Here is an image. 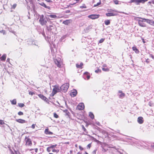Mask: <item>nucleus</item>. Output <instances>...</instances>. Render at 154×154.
<instances>
[{"mask_svg":"<svg viewBox=\"0 0 154 154\" xmlns=\"http://www.w3.org/2000/svg\"><path fill=\"white\" fill-rule=\"evenodd\" d=\"M38 96L42 100L47 102L48 101V99L45 96L42 94H38Z\"/></svg>","mask_w":154,"mask_h":154,"instance_id":"obj_10","label":"nucleus"},{"mask_svg":"<svg viewBox=\"0 0 154 154\" xmlns=\"http://www.w3.org/2000/svg\"><path fill=\"white\" fill-rule=\"evenodd\" d=\"M104 40V38H101L99 41V42L100 43H102V42H103Z\"/></svg>","mask_w":154,"mask_h":154,"instance_id":"obj_43","label":"nucleus"},{"mask_svg":"<svg viewBox=\"0 0 154 154\" xmlns=\"http://www.w3.org/2000/svg\"><path fill=\"white\" fill-rule=\"evenodd\" d=\"M119 93H120V94L119 95V97L122 98L124 97L125 96V93H123L122 91H119Z\"/></svg>","mask_w":154,"mask_h":154,"instance_id":"obj_21","label":"nucleus"},{"mask_svg":"<svg viewBox=\"0 0 154 154\" xmlns=\"http://www.w3.org/2000/svg\"><path fill=\"white\" fill-rule=\"evenodd\" d=\"M18 106L20 107H23L25 106L24 104L23 103H18Z\"/></svg>","mask_w":154,"mask_h":154,"instance_id":"obj_33","label":"nucleus"},{"mask_svg":"<svg viewBox=\"0 0 154 154\" xmlns=\"http://www.w3.org/2000/svg\"><path fill=\"white\" fill-rule=\"evenodd\" d=\"M54 61L55 64L59 68H61V67L62 62L60 58L54 59Z\"/></svg>","mask_w":154,"mask_h":154,"instance_id":"obj_6","label":"nucleus"},{"mask_svg":"<svg viewBox=\"0 0 154 154\" xmlns=\"http://www.w3.org/2000/svg\"><path fill=\"white\" fill-rule=\"evenodd\" d=\"M33 149H30V151H31L33 150Z\"/></svg>","mask_w":154,"mask_h":154,"instance_id":"obj_59","label":"nucleus"},{"mask_svg":"<svg viewBox=\"0 0 154 154\" xmlns=\"http://www.w3.org/2000/svg\"><path fill=\"white\" fill-rule=\"evenodd\" d=\"M91 146V143H90L87 146V148L89 149H90Z\"/></svg>","mask_w":154,"mask_h":154,"instance_id":"obj_39","label":"nucleus"},{"mask_svg":"<svg viewBox=\"0 0 154 154\" xmlns=\"http://www.w3.org/2000/svg\"><path fill=\"white\" fill-rule=\"evenodd\" d=\"M60 89L59 87L57 85H55L54 88L53 89L52 92L50 96L51 97L54 96L57 92H60Z\"/></svg>","mask_w":154,"mask_h":154,"instance_id":"obj_2","label":"nucleus"},{"mask_svg":"<svg viewBox=\"0 0 154 154\" xmlns=\"http://www.w3.org/2000/svg\"><path fill=\"white\" fill-rule=\"evenodd\" d=\"M102 69L103 71H105V72H108L109 70V69L108 68H102Z\"/></svg>","mask_w":154,"mask_h":154,"instance_id":"obj_31","label":"nucleus"},{"mask_svg":"<svg viewBox=\"0 0 154 154\" xmlns=\"http://www.w3.org/2000/svg\"><path fill=\"white\" fill-rule=\"evenodd\" d=\"M54 117L56 118H59V116L55 112L54 113Z\"/></svg>","mask_w":154,"mask_h":154,"instance_id":"obj_37","label":"nucleus"},{"mask_svg":"<svg viewBox=\"0 0 154 154\" xmlns=\"http://www.w3.org/2000/svg\"><path fill=\"white\" fill-rule=\"evenodd\" d=\"M29 95H32L33 94H35L34 92L30 91L29 92Z\"/></svg>","mask_w":154,"mask_h":154,"instance_id":"obj_46","label":"nucleus"},{"mask_svg":"<svg viewBox=\"0 0 154 154\" xmlns=\"http://www.w3.org/2000/svg\"><path fill=\"white\" fill-rule=\"evenodd\" d=\"M44 132L46 134L52 135L53 134V132L49 131L48 128H46Z\"/></svg>","mask_w":154,"mask_h":154,"instance_id":"obj_15","label":"nucleus"},{"mask_svg":"<svg viewBox=\"0 0 154 154\" xmlns=\"http://www.w3.org/2000/svg\"><path fill=\"white\" fill-rule=\"evenodd\" d=\"M148 0H139L140 3H142L143 4H144L145 2H146Z\"/></svg>","mask_w":154,"mask_h":154,"instance_id":"obj_35","label":"nucleus"},{"mask_svg":"<svg viewBox=\"0 0 154 154\" xmlns=\"http://www.w3.org/2000/svg\"><path fill=\"white\" fill-rule=\"evenodd\" d=\"M110 12L106 13V15L107 17L114 16L118 15L117 11L116 10H110L109 11Z\"/></svg>","mask_w":154,"mask_h":154,"instance_id":"obj_3","label":"nucleus"},{"mask_svg":"<svg viewBox=\"0 0 154 154\" xmlns=\"http://www.w3.org/2000/svg\"><path fill=\"white\" fill-rule=\"evenodd\" d=\"M82 129H83V131L86 133L85 134H88V132L87 131L86 129L85 128L84 126L83 125H81Z\"/></svg>","mask_w":154,"mask_h":154,"instance_id":"obj_27","label":"nucleus"},{"mask_svg":"<svg viewBox=\"0 0 154 154\" xmlns=\"http://www.w3.org/2000/svg\"><path fill=\"white\" fill-rule=\"evenodd\" d=\"M69 20H66L63 22V23L65 25H67L70 23Z\"/></svg>","mask_w":154,"mask_h":154,"instance_id":"obj_28","label":"nucleus"},{"mask_svg":"<svg viewBox=\"0 0 154 154\" xmlns=\"http://www.w3.org/2000/svg\"><path fill=\"white\" fill-rule=\"evenodd\" d=\"M101 4V2L100 0H99V2H98L96 4H94V7H97V6L99 5H100Z\"/></svg>","mask_w":154,"mask_h":154,"instance_id":"obj_32","label":"nucleus"},{"mask_svg":"<svg viewBox=\"0 0 154 154\" xmlns=\"http://www.w3.org/2000/svg\"><path fill=\"white\" fill-rule=\"evenodd\" d=\"M80 8H86V6L84 5L83 6H81L80 7Z\"/></svg>","mask_w":154,"mask_h":154,"instance_id":"obj_51","label":"nucleus"},{"mask_svg":"<svg viewBox=\"0 0 154 154\" xmlns=\"http://www.w3.org/2000/svg\"><path fill=\"white\" fill-rule=\"evenodd\" d=\"M132 49L133 51H134L136 53L138 54L139 53V50L135 46L133 47Z\"/></svg>","mask_w":154,"mask_h":154,"instance_id":"obj_18","label":"nucleus"},{"mask_svg":"<svg viewBox=\"0 0 154 154\" xmlns=\"http://www.w3.org/2000/svg\"><path fill=\"white\" fill-rule=\"evenodd\" d=\"M40 5L44 7V8H47L48 10L51 9V7L49 6H47L45 4L44 2H42L40 4Z\"/></svg>","mask_w":154,"mask_h":154,"instance_id":"obj_16","label":"nucleus"},{"mask_svg":"<svg viewBox=\"0 0 154 154\" xmlns=\"http://www.w3.org/2000/svg\"><path fill=\"white\" fill-rule=\"evenodd\" d=\"M17 6V5L16 4H14L12 5L11 8L12 9H14L16 8Z\"/></svg>","mask_w":154,"mask_h":154,"instance_id":"obj_38","label":"nucleus"},{"mask_svg":"<svg viewBox=\"0 0 154 154\" xmlns=\"http://www.w3.org/2000/svg\"><path fill=\"white\" fill-rule=\"evenodd\" d=\"M59 150H57L55 149H53L52 150V151L53 152H59Z\"/></svg>","mask_w":154,"mask_h":154,"instance_id":"obj_45","label":"nucleus"},{"mask_svg":"<svg viewBox=\"0 0 154 154\" xmlns=\"http://www.w3.org/2000/svg\"><path fill=\"white\" fill-rule=\"evenodd\" d=\"M49 17L51 18H56L57 17V16L55 14L50 15L49 16Z\"/></svg>","mask_w":154,"mask_h":154,"instance_id":"obj_34","label":"nucleus"},{"mask_svg":"<svg viewBox=\"0 0 154 154\" xmlns=\"http://www.w3.org/2000/svg\"><path fill=\"white\" fill-rule=\"evenodd\" d=\"M152 147L154 148V143H153L151 145Z\"/></svg>","mask_w":154,"mask_h":154,"instance_id":"obj_55","label":"nucleus"},{"mask_svg":"<svg viewBox=\"0 0 154 154\" xmlns=\"http://www.w3.org/2000/svg\"><path fill=\"white\" fill-rule=\"evenodd\" d=\"M105 24L106 25H109L110 24V20H107L105 21H104Z\"/></svg>","mask_w":154,"mask_h":154,"instance_id":"obj_29","label":"nucleus"},{"mask_svg":"<svg viewBox=\"0 0 154 154\" xmlns=\"http://www.w3.org/2000/svg\"><path fill=\"white\" fill-rule=\"evenodd\" d=\"M95 72L96 73H97L99 72H101V70L100 69H98L97 70H96L95 71Z\"/></svg>","mask_w":154,"mask_h":154,"instance_id":"obj_44","label":"nucleus"},{"mask_svg":"<svg viewBox=\"0 0 154 154\" xmlns=\"http://www.w3.org/2000/svg\"><path fill=\"white\" fill-rule=\"evenodd\" d=\"M1 32L4 35L6 34V32L5 30H2L1 31Z\"/></svg>","mask_w":154,"mask_h":154,"instance_id":"obj_49","label":"nucleus"},{"mask_svg":"<svg viewBox=\"0 0 154 154\" xmlns=\"http://www.w3.org/2000/svg\"><path fill=\"white\" fill-rule=\"evenodd\" d=\"M16 121L17 122L22 124L26 122V121L25 120L21 119H16Z\"/></svg>","mask_w":154,"mask_h":154,"instance_id":"obj_17","label":"nucleus"},{"mask_svg":"<svg viewBox=\"0 0 154 154\" xmlns=\"http://www.w3.org/2000/svg\"><path fill=\"white\" fill-rule=\"evenodd\" d=\"M77 93V91L76 90L74 91L71 93V95L72 97H74L76 96Z\"/></svg>","mask_w":154,"mask_h":154,"instance_id":"obj_24","label":"nucleus"},{"mask_svg":"<svg viewBox=\"0 0 154 154\" xmlns=\"http://www.w3.org/2000/svg\"><path fill=\"white\" fill-rule=\"evenodd\" d=\"M100 16L99 14H92L88 16V17L92 19L98 18Z\"/></svg>","mask_w":154,"mask_h":154,"instance_id":"obj_11","label":"nucleus"},{"mask_svg":"<svg viewBox=\"0 0 154 154\" xmlns=\"http://www.w3.org/2000/svg\"><path fill=\"white\" fill-rule=\"evenodd\" d=\"M69 86V84L68 83H65L63 85L60 87V88L61 91L65 92L68 90Z\"/></svg>","mask_w":154,"mask_h":154,"instance_id":"obj_5","label":"nucleus"},{"mask_svg":"<svg viewBox=\"0 0 154 154\" xmlns=\"http://www.w3.org/2000/svg\"><path fill=\"white\" fill-rule=\"evenodd\" d=\"M148 6H149L152 8H154V0H152L151 1L147 3Z\"/></svg>","mask_w":154,"mask_h":154,"instance_id":"obj_12","label":"nucleus"},{"mask_svg":"<svg viewBox=\"0 0 154 154\" xmlns=\"http://www.w3.org/2000/svg\"><path fill=\"white\" fill-rule=\"evenodd\" d=\"M79 148L81 151H82L84 149V148L81 146H79Z\"/></svg>","mask_w":154,"mask_h":154,"instance_id":"obj_47","label":"nucleus"},{"mask_svg":"<svg viewBox=\"0 0 154 154\" xmlns=\"http://www.w3.org/2000/svg\"><path fill=\"white\" fill-rule=\"evenodd\" d=\"M146 62L147 63H148L149 62V60L148 58L146 59Z\"/></svg>","mask_w":154,"mask_h":154,"instance_id":"obj_52","label":"nucleus"},{"mask_svg":"<svg viewBox=\"0 0 154 154\" xmlns=\"http://www.w3.org/2000/svg\"><path fill=\"white\" fill-rule=\"evenodd\" d=\"M96 150H94V152H95V153H96Z\"/></svg>","mask_w":154,"mask_h":154,"instance_id":"obj_63","label":"nucleus"},{"mask_svg":"<svg viewBox=\"0 0 154 154\" xmlns=\"http://www.w3.org/2000/svg\"><path fill=\"white\" fill-rule=\"evenodd\" d=\"M25 145L27 146H31L32 145L31 139L29 137H26L24 139Z\"/></svg>","mask_w":154,"mask_h":154,"instance_id":"obj_4","label":"nucleus"},{"mask_svg":"<svg viewBox=\"0 0 154 154\" xmlns=\"http://www.w3.org/2000/svg\"><path fill=\"white\" fill-rule=\"evenodd\" d=\"M85 153L86 154H88L87 152H85Z\"/></svg>","mask_w":154,"mask_h":154,"instance_id":"obj_64","label":"nucleus"},{"mask_svg":"<svg viewBox=\"0 0 154 154\" xmlns=\"http://www.w3.org/2000/svg\"><path fill=\"white\" fill-rule=\"evenodd\" d=\"M133 2L135 3L137 5H139L140 4V2L139 0H131L130 3H132Z\"/></svg>","mask_w":154,"mask_h":154,"instance_id":"obj_22","label":"nucleus"},{"mask_svg":"<svg viewBox=\"0 0 154 154\" xmlns=\"http://www.w3.org/2000/svg\"><path fill=\"white\" fill-rule=\"evenodd\" d=\"M57 146V144L54 145H51L50 146L47 148L46 150L48 152H50L51 151V149H54V148L56 147Z\"/></svg>","mask_w":154,"mask_h":154,"instance_id":"obj_8","label":"nucleus"},{"mask_svg":"<svg viewBox=\"0 0 154 154\" xmlns=\"http://www.w3.org/2000/svg\"><path fill=\"white\" fill-rule=\"evenodd\" d=\"M84 75H86V77L87 79H89L90 78V75L89 73L88 72H86L84 73Z\"/></svg>","mask_w":154,"mask_h":154,"instance_id":"obj_26","label":"nucleus"},{"mask_svg":"<svg viewBox=\"0 0 154 154\" xmlns=\"http://www.w3.org/2000/svg\"><path fill=\"white\" fill-rule=\"evenodd\" d=\"M113 2L116 5L119 4V1L118 0H114Z\"/></svg>","mask_w":154,"mask_h":154,"instance_id":"obj_36","label":"nucleus"},{"mask_svg":"<svg viewBox=\"0 0 154 154\" xmlns=\"http://www.w3.org/2000/svg\"><path fill=\"white\" fill-rule=\"evenodd\" d=\"M44 16L43 15H42L41 16L40 19L39 20V22L40 24L42 26H43L45 25H46L47 23V21L46 20H44Z\"/></svg>","mask_w":154,"mask_h":154,"instance_id":"obj_7","label":"nucleus"},{"mask_svg":"<svg viewBox=\"0 0 154 154\" xmlns=\"http://www.w3.org/2000/svg\"><path fill=\"white\" fill-rule=\"evenodd\" d=\"M143 118L142 117H139L137 118V122L140 124H142L143 122Z\"/></svg>","mask_w":154,"mask_h":154,"instance_id":"obj_13","label":"nucleus"},{"mask_svg":"<svg viewBox=\"0 0 154 154\" xmlns=\"http://www.w3.org/2000/svg\"><path fill=\"white\" fill-rule=\"evenodd\" d=\"M77 154H82V153L80 152H78Z\"/></svg>","mask_w":154,"mask_h":154,"instance_id":"obj_58","label":"nucleus"},{"mask_svg":"<svg viewBox=\"0 0 154 154\" xmlns=\"http://www.w3.org/2000/svg\"><path fill=\"white\" fill-rule=\"evenodd\" d=\"M36 125L35 124H33L32 126L31 127L33 129H34L35 128V126Z\"/></svg>","mask_w":154,"mask_h":154,"instance_id":"obj_48","label":"nucleus"},{"mask_svg":"<svg viewBox=\"0 0 154 154\" xmlns=\"http://www.w3.org/2000/svg\"><path fill=\"white\" fill-rule=\"evenodd\" d=\"M63 111L65 113V116L68 118H70V114L68 110L65 109L63 110Z\"/></svg>","mask_w":154,"mask_h":154,"instance_id":"obj_14","label":"nucleus"},{"mask_svg":"<svg viewBox=\"0 0 154 154\" xmlns=\"http://www.w3.org/2000/svg\"><path fill=\"white\" fill-rule=\"evenodd\" d=\"M134 20L137 21L138 24L141 27H146V25L145 22L147 23L148 21V19L143 18L141 17H134Z\"/></svg>","mask_w":154,"mask_h":154,"instance_id":"obj_1","label":"nucleus"},{"mask_svg":"<svg viewBox=\"0 0 154 154\" xmlns=\"http://www.w3.org/2000/svg\"><path fill=\"white\" fill-rule=\"evenodd\" d=\"M70 11L69 10H67L65 11L64 12L65 13H69L70 12Z\"/></svg>","mask_w":154,"mask_h":154,"instance_id":"obj_50","label":"nucleus"},{"mask_svg":"<svg viewBox=\"0 0 154 154\" xmlns=\"http://www.w3.org/2000/svg\"><path fill=\"white\" fill-rule=\"evenodd\" d=\"M89 116L92 119H94V116L93 113L90 112L89 114Z\"/></svg>","mask_w":154,"mask_h":154,"instance_id":"obj_25","label":"nucleus"},{"mask_svg":"<svg viewBox=\"0 0 154 154\" xmlns=\"http://www.w3.org/2000/svg\"><path fill=\"white\" fill-rule=\"evenodd\" d=\"M18 114L19 116H21V115H23V113L22 112H21V111L19 112L18 113Z\"/></svg>","mask_w":154,"mask_h":154,"instance_id":"obj_42","label":"nucleus"},{"mask_svg":"<svg viewBox=\"0 0 154 154\" xmlns=\"http://www.w3.org/2000/svg\"><path fill=\"white\" fill-rule=\"evenodd\" d=\"M45 1L48 2H52V1L51 0H45Z\"/></svg>","mask_w":154,"mask_h":154,"instance_id":"obj_53","label":"nucleus"},{"mask_svg":"<svg viewBox=\"0 0 154 154\" xmlns=\"http://www.w3.org/2000/svg\"><path fill=\"white\" fill-rule=\"evenodd\" d=\"M6 58V55L5 54H3L2 56L0 57V59L1 61H5Z\"/></svg>","mask_w":154,"mask_h":154,"instance_id":"obj_20","label":"nucleus"},{"mask_svg":"<svg viewBox=\"0 0 154 154\" xmlns=\"http://www.w3.org/2000/svg\"><path fill=\"white\" fill-rule=\"evenodd\" d=\"M5 122L4 121L2 120H0V125H2L3 124H5Z\"/></svg>","mask_w":154,"mask_h":154,"instance_id":"obj_41","label":"nucleus"},{"mask_svg":"<svg viewBox=\"0 0 154 154\" xmlns=\"http://www.w3.org/2000/svg\"><path fill=\"white\" fill-rule=\"evenodd\" d=\"M75 3H73V4H70V5H74V4H75Z\"/></svg>","mask_w":154,"mask_h":154,"instance_id":"obj_62","label":"nucleus"},{"mask_svg":"<svg viewBox=\"0 0 154 154\" xmlns=\"http://www.w3.org/2000/svg\"><path fill=\"white\" fill-rule=\"evenodd\" d=\"M53 26L52 25L49 26H47V28H48V30H51L52 29H51V27H53Z\"/></svg>","mask_w":154,"mask_h":154,"instance_id":"obj_40","label":"nucleus"},{"mask_svg":"<svg viewBox=\"0 0 154 154\" xmlns=\"http://www.w3.org/2000/svg\"><path fill=\"white\" fill-rule=\"evenodd\" d=\"M83 65V63H81L80 65L78 64H76V67L78 68L82 69V66Z\"/></svg>","mask_w":154,"mask_h":154,"instance_id":"obj_23","label":"nucleus"},{"mask_svg":"<svg viewBox=\"0 0 154 154\" xmlns=\"http://www.w3.org/2000/svg\"><path fill=\"white\" fill-rule=\"evenodd\" d=\"M147 23L151 25L154 26V21L153 20L148 19Z\"/></svg>","mask_w":154,"mask_h":154,"instance_id":"obj_19","label":"nucleus"},{"mask_svg":"<svg viewBox=\"0 0 154 154\" xmlns=\"http://www.w3.org/2000/svg\"><path fill=\"white\" fill-rule=\"evenodd\" d=\"M75 147H77V144H75Z\"/></svg>","mask_w":154,"mask_h":154,"instance_id":"obj_61","label":"nucleus"},{"mask_svg":"<svg viewBox=\"0 0 154 154\" xmlns=\"http://www.w3.org/2000/svg\"><path fill=\"white\" fill-rule=\"evenodd\" d=\"M11 101L12 104L16 105L17 103V101L16 99H14Z\"/></svg>","mask_w":154,"mask_h":154,"instance_id":"obj_30","label":"nucleus"},{"mask_svg":"<svg viewBox=\"0 0 154 154\" xmlns=\"http://www.w3.org/2000/svg\"><path fill=\"white\" fill-rule=\"evenodd\" d=\"M35 152L37 153V152L38 149L37 148H35Z\"/></svg>","mask_w":154,"mask_h":154,"instance_id":"obj_56","label":"nucleus"},{"mask_svg":"<svg viewBox=\"0 0 154 154\" xmlns=\"http://www.w3.org/2000/svg\"><path fill=\"white\" fill-rule=\"evenodd\" d=\"M150 56L153 59H154V56H153V55L152 54H150Z\"/></svg>","mask_w":154,"mask_h":154,"instance_id":"obj_54","label":"nucleus"},{"mask_svg":"<svg viewBox=\"0 0 154 154\" xmlns=\"http://www.w3.org/2000/svg\"><path fill=\"white\" fill-rule=\"evenodd\" d=\"M15 153L16 154H20L19 152H18V153H17V152H15Z\"/></svg>","mask_w":154,"mask_h":154,"instance_id":"obj_60","label":"nucleus"},{"mask_svg":"<svg viewBox=\"0 0 154 154\" xmlns=\"http://www.w3.org/2000/svg\"><path fill=\"white\" fill-rule=\"evenodd\" d=\"M10 61V59L9 58H8L7 60V62H9Z\"/></svg>","mask_w":154,"mask_h":154,"instance_id":"obj_57","label":"nucleus"},{"mask_svg":"<svg viewBox=\"0 0 154 154\" xmlns=\"http://www.w3.org/2000/svg\"><path fill=\"white\" fill-rule=\"evenodd\" d=\"M85 108V106L83 103H79L77 106V109L79 110H82Z\"/></svg>","mask_w":154,"mask_h":154,"instance_id":"obj_9","label":"nucleus"}]
</instances>
